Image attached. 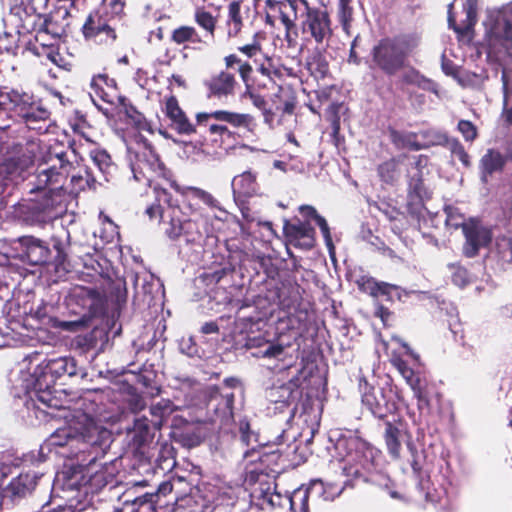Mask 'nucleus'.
<instances>
[{"instance_id": "27", "label": "nucleus", "mask_w": 512, "mask_h": 512, "mask_svg": "<svg viewBox=\"0 0 512 512\" xmlns=\"http://www.w3.org/2000/svg\"><path fill=\"white\" fill-rule=\"evenodd\" d=\"M231 186L235 201H238L241 196L253 197L259 190L257 174L251 170L244 171L233 178Z\"/></svg>"}, {"instance_id": "48", "label": "nucleus", "mask_w": 512, "mask_h": 512, "mask_svg": "<svg viewBox=\"0 0 512 512\" xmlns=\"http://www.w3.org/2000/svg\"><path fill=\"white\" fill-rule=\"evenodd\" d=\"M259 39L260 35L255 34L251 43L238 48L241 53L246 55L248 58L253 59V62H255L256 59H258L263 54Z\"/></svg>"}, {"instance_id": "46", "label": "nucleus", "mask_w": 512, "mask_h": 512, "mask_svg": "<svg viewBox=\"0 0 512 512\" xmlns=\"http://www.w3.org/2000/svg\"><path fill=\"white\" fill-rule=\"evenodd\" d=\"M21 117L25 120L27 125H31L34 122L46 120L49 117V111L34 101L33 104Z\"/></svg>"}, {"instance_id": "5", "label": "nucleus", "mask_w": 512, "mask_h": 512, "mask_svg": "<svg viewBox=\"0 0 512 512\" xmlns=\"http://www.w3.org/2000/svg\"><path fill=\"white\" fill-rule=\"evenodd\" d=\"M112 437L110 430L85 416V423L81 427V431L72 426L58 428L46 440V446L47 448L63 447L65 445L72 447L82 443L92 447L109 448L113 441Z\"/></svg>"}, {"instance_id": "43", "label": "nucleus", "mask_w": 512, "mask_h": 512, "mask_svg": "<svg viewBox=\"0 0 512 512\" xmlns=\"http://www.w3.org/2000/svg\"><path fill=\"white\" fill-rule=\"evenodd\" d=\"M446 220L445 223L447 226L458 229L461 228L463 230V226L467 224L464 215L459 211L458 208L447 206L445 207Z\"/></svg>"}, {"instance_id": "29", "label": "nucleus", "mask_w": 512, "mask_h": 512, "mask_svg": "<svg viewBox=\"0 0 512 512\" xmlns=\"http://www.w3.org/2000/svg\"><path fill=\"white\" fill-rule=\"evenodd\" d=\"M235 84L233 74L221 71L208 81L207 86L212 96L222 98L234 93Z\"/></svg>"}, {"instance_id": "26", "label": "nucleus", "mask_w": 512, "mask_h": 512, "mask_svg": "<svg viewBox=\"0 0 512 512\" xmlns=\"http://www.w3.org/2000/svg\"><path fill=\"white\" fill-rule=\"evenodd\" d=\"M255 70L262 77L266 79L263 83H259L258 86L268 88L276 84V79L282 76L281 68L278 61L267 54H262L254 62Z\"/></svg>"}, {"instance_id": "61", "label": "nucleus", "mask_w": 512, "mask_h": 512, "mask_svg": "<svg viewBox=\"0 0 512 512\" xmlns=\"http://www.w3.org/2000/svg\"><path fill=\"white\" fill-rule=\"evenodd\" d=\"M238 72L243 82L248 87V81L252 73V66L248 62H242L238 67Z\"/></svg>"}, {"instance_id": "40", "label": "nucleus", "mask_w": 512, "mask_h": 512, "mask_svg": "<svg viewBox=\"0 0 512 512\" xmlns=\"http://www.w3.org/2000/svg\"><path fill=\"white\" fill-rule=\"evenodd\" d=\"M308 499L309 489L308 488H297L288 497L290 508L293 512H307L308 511Z\"/></svg>"}, {"instance_id": "39", "label": "nucleus", "mask_w": 512, "mask_h": 512, "mask_svg": "<svg viewBox=\"0 0 512 512\" xmlns=\"http://www.w3.org/2000/svg\"><path fill=\"white\" fill-rule=\"evenodd\" d=\"M466 20L462 25H454L453 30L461 36L467 35L473 30L474 25L477 22V11L476 5L477 0H466Z\"/></svg>"}, {"instance_id": "6", "label": "nucleus", "mask_w": 512, "mask_h": 512, "mask_svg": "<svg viewBox=\"0 0 512 512\" xmlns=\"http://www.w3.org/2000/svg\"><path fill=\"white\" fill-rule=\"evenodd\" d=\"M213 220L224 221V217L214 212L212 215H203L200 218L191 215L173 214L167 222L165 234L170 240L182 239L187 244L201 245L205 238L210 237L213 232Z\"/></svg>"}, {"instance_id": "54", "label": "nucleus", "mask_w": 512, "mask_h": 512, "mask_svg": "<svg viewBox=\"0 0 512 512\" xmlns=\"http://www.w3.org/2000/svg\"><path fill=\"white\" fill-rule=\"evenodd\" d=\"M179 349L182 354L188 357L198 356L199 353L198 346L191 337L182 338L179 342Z\"/></svg>"}, {"instance_id": "16", "label": "nucleus", "mask_w": 512, "mask_h": 512, "mask_svg": "<svg viewBox=\"0 0 512 512\" xmlns=\"http://www.w3.org/2000/svg\"><path fill=\"white\" fill-rule=\"evenodd\" d=\"M34 98L31 94L7 87L0 89V111H14L20 117L28 110Z\"/></svg>"}, {"instance_id": "19", "label": "nucleus", "mask_w": 512, "mask_h": 512, "mask_svg": "<svg viewBox=\"0 0 512 512\" xmlns=\"http://www.w3.org/2000/svg\"><path fill=\"white\" fill-rule=\"evenodd\" d=\"M64 486L71 490H78L82 486L89 484L94 487H101L106 485L107 481L103 479L102 474L95 472L91 474V469L88 468L86 473L82 468H73L70 471L63 473Z\"/></svg>"}, {"instance_id": "44", "label": "nucleus", "mask_w": 512, "mask_h": 512, "mask_svg": "<svg viewBox=\"0 0 512 512\" xmlns=\"http://www.w3.org/2000/svg\"><path fill=\"white\" fill-rule=\"evenodd\" d=\"M448 268L451 271L452 282L456 286L464 287L469 283V272L464 266L459 263H452L448 265Z\"/></svg>"}, {"instance_id": "18", "label": "nucleus", "mask_w": 512, "mask_h": 512, "mask_svg": "<svg viewBox=\"0 0 512 512\" xmlns=\"http://www.w3.org/2000/svg\"><path fill=\"white\" fill-rule=\"evenodd\" d=\"M233 393L215 394L208 402V407L214 409L213 423H219L220 428L229 426L233 422Z\"/></svg>"}, {"instance_id": "37", "label": "nucleus", "mask_w": 512, "mask_h": 512, "mask_svg": "<svg viewBox=\"0 0 512 512\" xmlns=\"http://www.w3.org/2000/svg\"><path fill=\"white\" fill-rule=\"evenodd\" d=\"M154 193L156 202L148 206L145 211L151 220L163 217V204H167L170 207L172 206L171 196L166 189L158 188L155 186Z\"/></svg>"}, {"instance_id": "17", "label": "nucleus", "mask_w": 512, "mask_h": 512, "mask_svg": "<svg viewBox=\"0 0 512 512\" xmlns=\"http://www.w3.org/2000/svg\"><path fill=\"white\" fill-rule=\"evenodd\" d=\"M507 157L500 151L490 148L479 161L480 180L488 184L495 174H501L507 163Z\"/></svg>"}, {"instance_id": "41", "label": "nucleus", "mask_w": 512, "mask_h": 512, "mask_svg": "<svg viewBox=\"0 0 512 512\" xmlns=\"http://www.w3.org/2000/svg\"><path fill=\"white\" fill-rule=\"evenodd\" d=\"M229 36H236L242 27L241 6L238 1H232L228 5Z\"/></svg>"}, {"instance_id": "57", "label": "nucleus", "mask_w": 512, "mask_h": 512, "mask_svg": "<svg viewBox=\"0 0 512 512\" xmlns=\"http://www.w3.org/2000/svg\"><path fill=\"white\" fill-rule=\"evenodd\" d=\"M316 224L319 226V228L321 230L325 244H326L330 254H332L333 250H334V246H333L332 237L330 234V228L328 226L327 221L325 220V218H323L321 216V217H318Z\"/></svg>"}, {"instance_id": "59", "label": "nucleus", "mask_w": 512, "mask_h": 512, "mask_svg": "<svg viewBox=\"0 0 512 512\" xmlns=\"http://www.w3.org/2000/svg\"><path fill=\"white\" fill-rule=\"evenodd\" d=\"M299 213L307 222L309 219H313L315 220V222H317L318 217H321V215L318 214L317 210L310 205H301L299 207Z\"/></svg>"}, {"instance_id": "20", "label": "nucleus", "mask_w": 512, "mask_h": 512, "mask_svg": "<svg viewBox=\"0 0 512 512\" xmlns=\"http://www.w3.org/2000/svg\"><path fill=\"white\" fill-rule=\"evenodd\" d=\"M19 32H5L0 36V73L15 69V57L19 51Z\"/></svg>"}, {"instance_id": "47", "label": "nucleus", "mask_w": 512, "mask_h": 512, "mask_svg": "<svg viewBox=\"0 0 512 512\" xmlns=\"http://www.w3.org/2000/svg\"><path fill=\"white\" fill-rule=\"evenodd\" d=\"M88 324V318L84 315L79 317L76 320L64 321V320H56L54 323V327L63 331L69 332H77L83 328H85Z\"/></svg>"}, {"instance_id": "25", "label": "nucleus", "mask_w": 512, "mask_h": 512, "mask_svg": "<svg viewBox=\"0 0 512 512\" xmlns=\"http://www.w3.org/2000/svg\"><path fill=\"white\" fill-rule=\"evenodd\" d=\"M24 250V257L32 265H41L48 262L50 250L43 241L33 236L20 238Z\"/></svg>"}, {"instance_id": "56", "label": "nucleus", "mask_w": 512, "mask_h": 512, "mask_svg": "<svg viewBox=\"0 0 512 512\" xmlns=\"http://www.w3.org/2000/svg\"><path fill=\"white\" fill-rule=\"evenodd\" d=\"M239 430H240V433H241L242 445L252 446V448H255L253 446L252 439H254V441L257 442V438H256V435H254V433L251 432L249 423L246 422V421H241L240 422V426H239Z\"/></svg>"}, {"instance_id": "50", "label": "nucleus", "mask_w": 512, "mask_h": 512, "mask_svg": "<svg viewBox=\"0 0 512 512\" xmlns=\"http://www.w3.org/2000/svg\"><path fill=\"white\" fill-rule=\"evenodd\" d=\"M75 296L83 298V306L91 308L99 299L100 294L94 288L80 287L74 291Z\"/></svg>"}, {"instance_id": "2", "label": "nucleus", "mask_w": 512, "mask_h": 512, "mask_svg": "<svg viewBox=\"0 0 512 512\" xmlns=\"http://www.w3.org/2000/svg\"><path fill=\"white\" fill-rule=\"evenodd\" d=\"M19 367L13 382L14 396L21 398L22 394L27 395L30 400L36 399L48 407L54 406L52 388L58 378L83 374L77 361L70 356L51 358L44 364L36 355L23 359Z\"/></svg>"}, {"instance_id": "30", "label": "nucleus", "mask_w": 512, "mask_h": 512, "mask_svg": "<svg viewBox=\"0 0 512 512\" xmlns=\"http://www.w3.org/2000/svg\"><path fill=\"white\" fill-rule=\"evenodd\" d=\"M384 436L388 448H398L403 445L407 448H412V435L405 429L403 424L392 425L386 423Z\"/></svg>"}, {"instance_id": "32", "label": "nucleus", "mask_w": 512, "mask_h": 512, "mask_svg": "<svg viewBox=\"0 0 512 512\" xmlns=\"http://www.w3.org/2000/svg\"><path fill=\"white\" fill-rule=\"evenodd\" d=\"M171 40L177 45L190 43L197 45V48L208 46V41L203 39L195 27L183 25L172 31Z\"/></svg>"}, {"instance_id": "13", "label": "nucleus", "mask_w": 512, "mask_h": 512, "mask_svg": "<svg viewBox=\"0 0 512 512\" xmlns=\"http://www.w3.org/2000/svg\"><path fill=\"white\" fill-rule=\"evenodd\" d=\"M302 33L317 44L327 42L332 36L331 20L327 11L310 8L301 22Z\"/></svg>"}, {"instance_id": "12", "label": "nucleus", "mask_w": 512, "mask_h": 512, "mask_svg": "<svg viewBox=\"0 0 512 512\" xmlns=\"http://www.w3.org/2000/svg\"><path fill=\"white\" fill-rule=\"evenodd\" d=\"M463 235L465 237L463 254L467 258L476 257L480 249L488 247L493 239L492 230L475 218H470L463 226Z\"/></svg>"}, {"instance_id": "58", "label": "nucleus", "mask_w": 512, "mask_h": 512, "mask_svg": "<svg viewBox=\"0 0 512 512\" xmlns=\"http://www.w3.org/2000/svg\"><path fill=\"white\" fill-rule=\"evenodd\" d=\"M46 29H42V41L46 40V36L50 35L53 39H57L61 35V29L57 27L51 19L46 17Z\"/></svg>"}, {"instance_id": "10", "label": "nucleus", "mask_w": 512, "mask_h": 512, "mask_svg": "<svg viewBox=\"0 0 512 512\" xmlns=\"http://www.w3.org/2000/svg\"><path fill=\"white\" fill-rule=\"evenodd\" d=\"M196 120L199 127H205L211 134H219L221 136H230L231 132L225 125L213 123L212 120L225 122L236 128H244L247 132L252 134L257 127V123L252 115L226 110H218L211 113H198Z\"/></svg>"}, {"instance_id": "14", "label": "nucleus", "mask_w": 512, "mask_h": 512, "mask_svg": "<svg viewBox=\"0 0 512 512\" xmlns=\"http://www.w3.org/2000/svg\"><path fill=\"white\" fill-rule=\"evenodd\" d=\"M359 389L362 393V403L377 418H384L394 410V403L387 399L382 389L369 386L365 379H360Z\"/></svg>"}, {"instance_id": "8", "label": "nucleus", "mask_w": 512, "mask_h": 512, "mask_svg": "<svg viewBox=\"0 0 512 512\" xmlns=\"http://www.w3.org/2000/svg\"><path fill=\"white\" fill-rule=\"evenodd\" d=\"M127 149L131 171L136 181L145 180L146 184L151 186L155 178L167 177L164 164L146 140L138 142L136 147L128 146Z\"/></svg>"}, {"instance_id": "63", "label": "nucleus", "mask_w": 512, "mask_h": 512, "mask_svg": "<svg viewBox=\"0 0 512 512\" xmlns=\"http://www.w3.org/2000/svg\"><path fill=\"white\" fill-rule=\"evenodd\" d=\"M417 189H418V198L423 200V199H430L431 196H432V191L427 189L425 186H424V182L422 179L418 178V186H417Z\"/></svg>"}, {"instance_id": "51", "label": "nucleus", "mask_w": 512, "mask_h": 512, "mask_svg": "<svg viewBox=\"0 0 512 512\" xmlns=\"http://www.w3.org/2000/svg\"><path fill=\"white\" fill-rule=\"evenodd\" d=\"M124 0H103L101 6L97 10H105L110 17L120 20L123 12Z\"/></svg>"}, {"instance_id": "28", "label": "nucleus", "mask_w": 512, "mask_h": 512, "mask_svg": "<svg viewBox=\"0 0 512 512\" xmlns=\"http://www.w3.org/2000/svg\"><path fill=\"white\" fill-rule=\"evenodd\" d=\"M403 347L405 348V353L399 356H394L392 358V363L411 389L416 391V376L414 370L416 357L406 345H403Z\"/></svg>"}, {"instance_id": "45", "label": "nucleus", "mask_w": 512, "mask_h": 512, "mask_svg": "<svg viewBox=\"0 0 512 512\" xmlns=\"http://www.w3.org/2000/svg\"><path fill=\"white\" fill-rule=\"evenodd\" d=\"M32 487V479L29 475H20L13 479L9 484V489L14 495L23 496Z\"/></svg>"}, {"instance_id": "21", "label": "nucleus", "mask_w": 512, "mask_h": 512, "mask_svg": "<svg viewBox=\"0 0 512 512\" xmlns=\"http://www.w3.org/2000/svg\"><path fill=\"white\" fill-rule=\"evenodd\" d=\"M132 281L137 297L142 298V302L150 306L154 299L161 293V283L153 275L138 274L132 275Z\"/></svg>"}, {"instance_id": "55", "label": "nucleus", "mask_w": 512, "mask_h": 512, "mask_svg": "<svg viewBox=\"0 0 512 512\" xmlns=\"http://www.w3.org/2000/svg\"><path fill=\"white\" fill-rule=\"evenodd\" d=\"M106 81H107L106 75H98V76H95L92 78L90 95L95 104H96V102L93 98V94H95L99 98H100V94H105L108 91V89L103 86V82H106Z\"/></svg>"}, {"instance_id": "52", "label": "nucleus", "mask_w": 512, "mask_h": 512, "mask_svg": "<svg viewBox=\"0 0 512 512\" xmlns=\"http://www.w3.org/2000/svg\"><path fill=\"white\" fill-rule=\"evenodd\" d=\"M353 8L350 2L338 4V19L343 30L348 34L352 21Z\"/></svg>"}, {"instance_id": "23", "label": "nucleus", "mask_w": 512, "mask_h": 512, "mask_svg": "<svg viewBox=\"0 0 512 512\" xmlns=\"http://www.w3.org/2000/svg\"><path fill=\"white\" fill-rule=\"evenodd\" d=\"M165 113L171 121V126L179 133L189 135L196 131L195 126L188 120L179 107L175 96H169L165 101Z\"/></svg>"}, {"instance_id": "3", "label": "nucleus", "mask_w": 512, "mask_h": 512, "mask_svg": "<svg viewBox=\"0 0 512 512\" xmlns=\"http://www.w3.org/2000/svg\"><path fill=\"white\" fill-rule=\"evenodd\" d=\"M180 408L170 400L161 399L150 408V413L157 418L154 426L160 428L162 425L170 426V437L183 448H194L202 444L205 437V427L188 422L183 415H180Z\"/></svg>"}, {"instance_id": "22", "label": "nucleus", "mask_w": 512, "mask_h": 512, "mask_svg": "<svg viewBox=\"0 0 512 512\" xmlns=\"http://www.w3.org/2000/svg\"><path fill=\"white\" fill-rule=\"evenodd\" d=\"M310 9L306 0H283L280 4V19L287 31L295 27L298 19H304Z\"/></svg>"}, {"instance_id": "64", "label": "nucleus", "mask_w": 512, "mask_h": 512, "mask_svg": "<svg viewBox=\"0 0 512 512\" xmlns=\"http://www.w3.org/2000/svg\"><path fill=\"white\" fill-rule=\"evenodd\" d=\"M345 446L346 448H366V443L357 436H349Z\"/></svg>"}, {"instance_id": "31", "label": "nucleus", "mask_w": 512, "mask_h": 512, "mask_svg": "<svg viewBox=\"0 0 512 512\" xmlns=\"http://www.w3.org/2000/svg\"><path fill=\"white\" fill-rule=\"evenodd\" d=\"M128 437L131 440L130 448L147 446L152 438L148 419L146 417L135 419L133 428L128 432Z\"/></svg>"}, {"instance_id": "38", "label": "nucleus", "mask_w": 512, "mask_h": 512, "mask_svg": "<svg viewBox=\"0 0 512 512\" xmlns=\"http://www.w3.org/2000/svg\"><path fill=\"white\" fill-rule=\"evenodd\" d=\"M90 157L92 159L94 166L101 174V178L105 181H108V176L111 174L113 170L111 158L108 155V153L104 150L94 149L90 152Z\"/></svg>"}, {"instance_id": "1", "label": "nucleus", "mask_w": 512, "mask_h": 512, "mask_svg": "<svg viewBox=\"0 0 512 512\" xmlns=\"http://www.w3.org/2000/svg\"><path fill=\"white\" fill-rule=\"evenodd\" d=\"M40 149L39 165L29 190L34 198L20 203L17 213L30 225H41L57 217L64 210L65 194L77 195L86 188H95L100 178L92 169L80 168L72 173L69 184L66 183L73 165L67 158V152L60 145L40 147L31 143L27 152L31 154L19 167V175L36 158L35 150Z\"/></svg>"}, {"instance_id": "11", "label": "nucleus", "mask_w": 512, "mask_h": 512, "mask_svg": "<svg viewBox=\"0 0 512 512\" xmlns=\"http://www.w3.org/2000/svg\"><path fill=\"white\" fill-rule=\"evenodd\" d=\"M119 19L110 17L105 10L91 12L83 27L84 38L97 45H112L117 39Z\"/></svg>"}, {"instance_id": "4", "label": "nucleus", "mask_w": 512, "mask_h": 512, "mask_svg": "<svg viewBox=\"0 0 512 512\" xmlns=\"http://www.w3.org/2000/svg\"><path fill=\"white\" fill-rule=\"evenodd\" d=\"M266 313L258 311L250 304L242 305L237 312L236 329L245 335L247 348H259L257 357L279 359L284 353V346L267 341L260 333L266 327Z\"/></svg>"}, {"instance_id": "34", "label": "nucleus", "mask_w": 512, "mask_h": 512, "mask_svg": "<svg viewBox=\"0 0 512 512\" xmlns=\"http://www.w3.org/2000/svg\"><path fill=\"white\" fill-rule=\"evenodd\" d=\"M194 21L204 30L202 38L206 39L209 45L214 39L217 18L213 16L212 13L205 10V8L197 7L194 11Z\"/></svg>"}, {"instance_id": "42", "label": "nucleus", "mask_w": 512, "mask_h": 512, "mask_svg": "<svg viewBox=\"0 0 512 512\" xmlns=\"http://www.w3.org/2000/svg\"><path fill=\"white\" fill-rule=\"evenodd\" d=\"M451 154L458 158L465 168H470L472 163L470 155L466 151L463 144L457 138H451L448 140L446 146Z\"/></svg>"}, {"instance_id": "9", "label": "nucleus", "mask_w": 512, "mask_h": 512, "mask_svg": "<svg viewBox=\"0 0 512 512\" xmlns=\"http://www.w3.org/2000/svg\"><path fill=\"white\" fill-rule=\"evenodd\" d=\"M171 185L182 197L181 205L174 208L180 214L200 218L203 215H211L208 210L218 211L217 214L226 220L227 211L208 191L194 186H179L174 182Z\"/></svg>"}, {"instance_id": "60", "label": "nucleus", "mask_w": 512, "mask_h": 512, "mask_svg": "<svg viewBox=\"0 0 512 512\" xmlns=\"http://www.w3.org/2000/svg\"><path fill=\"white\" fill-rule=\"evenodd\" d=\"M442 70L448 76L456 77L458 73V67L450 59H447L444 55L442 57Z\"/></svg>"}, {"instance_id": "7", "label": "nucleus", "mask_w": 512, "mask_h": 512, "mask_svg": "<svg viewBox=\"0 0 512 512\" xmlns=\"http://www.w3.org/2000/svg\"><path fill=\"white\" fill-rule=\"evenodd\" d=\"M413 48V35L383 38L373 47L372 60L385 73L394 74L408 65Z\"/></svg>"}, {"instance_id": "36", "label": "nucleus", "mask_w": 512, "mask_h": 512, "mask_svg": "<svg viewBox=\"0 0 512 512\" xmlns=\"http://www.w3.org/2000/svg\"><path fill=\"white\" fill-rule=\"evenodd\" d=\"M25 11V16L21 17V28L24 32L35 33V39L37 41H42V29H46V16L41 14L32 13L29 14L27 9Z\"/></svg>"}, {"instance_id": "62", "label": "nucleus", "mask_w": 512, "mask_h": 512, "mask_svg": "<svg viewBox=\"0 0 512 512\" xmlns=\"http://www.w3.org/2000/svg\"><path fill=\"white\" fill-rule=\"evenodd\" d=\"M248 96H249L252 104L256 108H258L259 110H262V109H264L266 107L267 102L264 99V97L261 96L260 94H257V93L252 92V91H248Z\"/></svg>"}, {"instance_id": "33", "label": "nucleus", "mask_w": 512, "mask_h": 512, "mask_svg": "<svg viewBox=\"0 0 512 512\" xmlns=\"http://www.w3.org/2000/svg\"><path fill=\"white\" fill-rule=\"evenodd\" d=\"M418 150L423 148H430L432 146L445 147L450 139L445 132L435 128L424 127L418 131Z\"/></svg>"}, {"instance_id": "35", "label": "nucleus", "mask_w": 512, "mask_h": 512, "mask_svg": "<svg viewBox=\"0 0 512 512\" xmlns=\"http://www.w3.org/2000/svg\"><path fill=\"white\" fill-rule=\"evenodd\" d=\"M492 33L506 52L512 54V23L507 19L497 20L492 28Z\"/></svg>"}, {"instance_id": "53", "label": "nucleus", "mask_w": 512, "mask_h": 512, "mask_svg": "<svg viewBox=\"0 0 512 512\" xmlns=\"http://www.w3.org/2000/svg\"><path fill=\"white\" fill-rule=\"evenodd\" d=\"M396 164L393 161L384 162L381 164L378 168V173L381 179L386 182L390 183L395 178L396 173Z\"/></svg>"}, {"instance_id": "15", "label": "nucleus", "mask_w": 512, "mask_h": 512, "mask_svg": "<svg viewBox=\"0 0 512 512\" xmlns=\"http://www.w3.org/2000/svg\"><path fill=\"white\" fill-rule=\"evenodd\" d=\"M283 231L287 240L294 246L311 249L315 243V229L307 221L290 223L284 221Z\"/></svg>"}, {"instance_id": "24", "label": "nucleus", "mask_w": 512, "mask_h": 512, "mask_svg": "<svg viewBox=\"0 0 512 512\" xmlns=\"http://www.w3.org/2000/svg\"><path fill=\"white\" fill-rule=\"evenodd\" d=\"M298 380L291 379L289 382L274 385L271 387L266 394L267 399L276 404V409L282 410L288 406L291 402L295 401L299 395Z\"/></svg>"}, {"instance_id": "49", "label": "nucleus", "mask_w": 512, "mask_h": 512, "mask_svg": "<svg viewBox=\"0 0 512 512\" xmlns=\"http://www.w3.org/2000/svg\"><path fill=\"white\" fill-rule=\"evenodd\" d=\"M457 130L466 142H474L478 138V128L469 120H460Z\"/></svg>"}]
</instances>
